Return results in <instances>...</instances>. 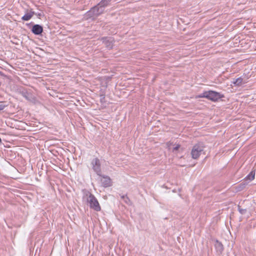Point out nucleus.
I'll return each instance as SVG.
<instances>
[{"mask_svg":"<svg viewBox=\"0 0 256 256\" xmlns=\"http://www.w3.org/2000/svg\"><path fill=\"white\" fill-rule=\"evenodd\" d=\"M84 197H86V201L90 204V206L91 208L96 212H99L101 210L100 206L94 195L88 192L86 194Z\"/></svg>","mask_w":256,"mask_h":256,"instance_id":"obj_1","label":"nucleus"},{"mask_svg":"<svg viewBox=\"0 0 256 256\" xmlns=\"http://www.w3.org/2000/svg\"><path fill=\"white\" fill-rule=\"evenodd\" d=\"M199 97L206 98L210 100L216 102L218 99L223 98L224 96L215 91L209 90L204 92L202 94L199 96Z\"/></svg>","mask_w":256,"mask_h":256,"instance_id":"obj_2","label":"nucleus"},{"mask_svg":"<svg viewBox=\"0 0 256 256\" xmlns=\"http://www.w3.org/2000/svg\"><path fill=\"white\" fill-rule=\"evenodd\" d=\"M204 146L203 144L199 143L195 144L191 151L192 157L194 159H197L200 156L202 152L204 150Z\"/></svg>","mask_w":256,"mask_h":256,"instance_id":"obj_3","label":"nucleus"},{"mask_svg":"<svg viewBox=\"0 0 256 256\" xmlns=\"http://www.w3.org/2000/svg\"><path fill=\"white\" fill-rule=\"evenodd\" d=\"M102 10L101 8H99L98 6H96L92 8L89 11L85 14V18H92L94 17L98 16L102 14Z\"/></svg>","mask_w":256,"mask_h":256,"instance_id":"obj_4","label":"nucleus"},{"mask_svg":"<svg viewBox=\"0 0 256 256\" xmlns=\"http://www.w3.org/2000/svg\"><path fill=\"white\" fill-rule=\"evenodd\" d=\"M91 164L94 171L99 176H101V164L100 160L96 158H94Z\"/></svg>","mask_w":256,"mask_h":256,"instance_id":"obj_5","label":"nucleus"},{"mask_svg":"<svg viewBox=\"0 0 256 256\" xmlns=\"http://www.w3.org/2000/svg\"><path fill=\"white\" fill-rule=\"evenodd\" d=\"M32 32L36 35L41 34L43 32V28L40 24H34L31 30Z\"/></svg>","mask_w":256,"mask_h":256,"instance_id":"obj_6","label":"nucleus"},{"mask_svg":"<svg viewBox=\"0 0 256 256\" xmlns=\"http://www.w3.org/2000/svg\"><path fill=\"white\" fill-rule=\"evenodd\" d=\"M102 177L101 179V182L102 184V186L105 187H108L111 186V179L108 176H102L101 174V176Z\"/></svg>","mask_w":256,"mask_h":256,"instance_id":"obj_7","label":"nucleus"},{"mask_svg":"<svg viewBox=\"0 0 256 256\" xmlns=\"http://www.w3.org/2000/svg\"><path fill=\"white\" fill-rule=\"evenodd\" d=\"M247 82V79L240 77L236 79H234L232 83L235 86H240Z\"/></svg>","mask_w":256,"mask_h":256,"instance_id":"obj_8","label":"nucleus"},{"mask_svg":"<svg viewBox=\"0 0 256 256\" xmlns=\"http://www.w3.org/2000/svg\"><path fill=\"white\" fill-rule=\"evenodd\" d=\"M214 247L216 252L220 254H221L224 250V246L221 242L218 240H216L214 243Z\"/></svg>","mask_w":256,"mask_h":256,"instance_id":"obj_9","label":"nucleus"},{"mask_svg":"<svg viewBox=\"0 0 256 256\" xmlns=\"http://www.w3.org/2000/svg\"><path fill=\"white\" fill-rule=\"evenodd\" d=\"M26 12H27L22 18V20L24 21L29 20L34 14H36L32 10H30L29 12L27 10Z\"/></svg>","mask_w":256,"mask_h":256,"instance_id":"obj_10","label":"nucleus"},{"mask_svg":"<svg viewBox=\"0 0 256 256\" xmlns=\"http://www.w3.org/2000/svg\"><path fill=\"white\" fill-rule=\"evenodd\" d=\"M112 0H102L98 4V6L99 8H101L104 12V8L110 4V2Z\"/></svg>","mask_w":256,"mask_h":256,"instance_id":"obj_11","label":"nucleus"},{"mask_svg":"<svg viewBox=\"0 0 256 256\" xmlns=\"http://www.w3.org/2000/svg\"><path fill=\"white\" fill-rule=\"evenodd\" d=\"M104 42L108 48L112 49L113 48L114 44L112 38H110L108 39L106 38Z\"/></svg>","mask_w":256,"mask_h":256,"instance_id":"obj_12","label":"nucleus"},{"mask_svg":"<svg viewBox=\"0 0 256 256\" xmlns=\"http://www.w3.org/2000/svg\"><path fill=\"white\" fill-rule=\"evenodd\" d=\"M255 176V172L252 171L246 178L245 180H249L250 181L253 180Z\"/></svg>","mask_w":256,"mask_h":256,"instance_id":"obj_13","label":"nucleus"},{"mask_svg":"<svg viewBox=\"0 0 256 256\" xmlns=\"http://www.w3.org/2000/svg\"><path fill=\"white\" fill-rule=\"evenodd\" d=\"M22 95L26 98L27 100H30L32 98V94L26 91H22Z\"/></svg>","mask_w":256,"mask_h":256,"instance_id":"obj_14","label":"nucleus"},{"mask_svg":"<svg viewBox=\"0 0 256 256\" xmlns=\"http://www.w3.org/2000/svg\"><path fill=\"white\" fill-rule=\"evenodd\" d=\"M121 198L124 201V202L128 204H130L131 202L129 198L128 197L127 195H122L121 196Z\"/></svg>","mask_w":256,"mask_h":256,"instance_id":"obj_15","label":"nucleus"},{"mask_svg":"<svg viewBox=\"0 0 256 256\" xmlns=\"http://www.w3.org/2000/svg\"><path fill=\"white\" fill-rule=\"evenodd\" d=\"M238 210L242 214H244L246 212V209L242 208L240 206H238Z\"/></svg>","mask_w":256,"mask_h":256,"instance_id":"obj_16","label":"nucleus"},{"mask_svg":"<svg viewBox=\"0 0 256 256\" xmlns=\"http://www.w3.org/2000/svg\"><path fill=\"white\" fill-rule=\"evenodd\" d=\"M246 184V183H244V182L240 184L238 186L239 189L240 190H243L245 188Z\"/></svg>","mask_w":256,"mask_h":256,"instance_id":"obj_17","label":"nucleus"},{"mask_svg":"<svg viewBox=\"0 0 256 256\" xmlns=\"http://www.w3.org/2000/svg\"><path fill=\"white\" fill-rule=\"evenodd\" d=\"M180 144H177L176 146H174L173 148V151H174V150H178V148H180Z\"/></svg>","mask_w":256,"mask_h":256,"instance_id":"obj_18","label":"nucleus"},{"mask_svg":"<svg viewBox=\"0 0 256 256\" xmlns=\"http://www.w3.org/2000/svg\"><path fill=\"white\" fill-rule=\"evenodd\" d=\"M6 106L4 104H0V110H3Z\"/></svg>","mask_w":256,"mask_h":256,"instance_id":"obj_19","label":"nucleus"},{"mask_svg":"<svg viewBox=\"0 0 256 256\" xmlns=\"http://www.w3.org/2000/svg\"><path fill=\"white\" fill-rule=\"evenodd\" d=\"M36 15L38 16V18H40V17L42 16V14H40V13L38 14H36Z\"/></svg>","mask_w":256,"mask_h":256,"instance_id":"obj_20","label":"nucleus"}]
</instances>
